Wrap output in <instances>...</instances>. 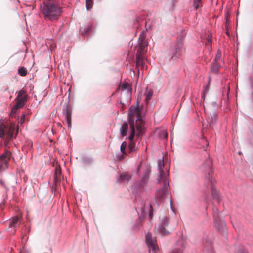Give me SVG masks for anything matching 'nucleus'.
Returning a JSON list of instances; mask_svg holds the SVG:
<instances>
[{
    "label": "nucleus",
    "instance_id": "17",
    "mask_svg": "<svg viewBox=\"0 0 253 253\" xmlns=\"http://www.w3.org/2000/svg\"><path fill=\"white\" fill-rule=\"evenodd\" d=\"M93 30L92 24L84 25L80 28V33L84 36H87L91 33Z\"/></svg>",
    "mask_w": 253,
    "mask_h": 253
},
{
    "label": "nucleus",
    "instance_id": "7",
    "mask_svg": "<svg viewBox=\"0 0 253 253\" xmlns=\"http://www.w3.org/2000/svg\"><path fill=\"white\" fill-rule=\"evenodd\" d=\"M27 99L28 96L26 94V91L23 89L20 90L15 99L16 102L11 109V113L14 114L18 109L22 108L27 102Z\"/></svg>",
    "mask_w": 253,
    "mask_h": 253
},
{
    "label": "nucleus",
    "instance_id": "46",
    "mask_svg": "<svg viewBox=\"0 0 253 253\" xmlns=\"http://www.w3.org/2000/svg\"><path fill=\"white\" fill-rule=\"evenodd\" d=\"M0 184L4 185V182L1 180H0Z\"/></svg>",
    "mask_w": 253,
    "mask_h": 253
},
{
    "label": "nucleus",
    "instance_id": "41",
    "mask_svg": "<svg viewBox=\"0 0 253 253\" xmlns=\"http://www.w3.org/2000/svg\"><path fill=\"white\" fill-rule=\"evenodd\" d=\"M128 84H123L122 85V90H124L127 88Z\"/></svg>",
    "mask_w": 253,
    "mask_h": 253
},
{
    "label": "nucleus",
    "instance_id": "38",
    "mask_svg": "<svg viewBox=\"0 0 253 253\" xmlns=\"http://www.w3.org/2000/svg\"><path fill=\"white\" fill-rule=\"evenodd\" d=\"M160 136L163 138L167 139L168 137V133L166 131L163 130L161 132Z\"/></svg>",
    "mask_w": 253,
    "mask_h": 253
},
{
    "label": "nucleus",
    "instance_id": "12",
    "mask_svg": "<svg viewBox=\"0 0 253 253\" xmlns=\"http://www.w3.org/2000/svg\"><path fill=\"white\" fill-rule=\"evenodd\" d=\"M164 167V159H159L157 161V168L159 171V175L157 179H169L168 174L165 173L163 170Z\"/></svg>",
    "mask_w": 253,
    "mask_h": 253
},
{
    "label": "nucleus",
    "instance_id": "24",
    "mask_svg": "<svg viewBox=\"0 0 253 253\" xmlns=\"http://www.w3.org/2000/svg\"><path fill=\"white\" fill-rule=\"evenodd\" d=\"M143 220V217H139V218L136 220L135 223L133 226V229L134 230H138L141 226Z\"/></svg>",
    "mask_w": 253,
    "mask_h": 253
},
{
    "label": "nucleus",
    "instance_id": "8",
    "mask_svg": "<svg viewBox=\"0 0 253 253\" xmlns=\"http://www.w3.org/2000/svg\"><path fill=\"white\" fill-rule=\"evenodd\" d=\"M141 118H142L140 115L139 102L137 101L136 105L131 106L129 108L127 121L128 122L129 124H130V123H133L135 121H137Z\"/></svg>",
    "mask_w": 253,
    "mask_h": 253
},
{
    "label": "nucleus",
    "instance_id": "26",
    "mask_svg": "<svg viewBox=\"0 0 253 253\" xmlns=\"http://www.w3.org/2000/svg\"><path fill=\"white\" fill-rule=\"evenodd\" d=\"M136 62L137 66H141L143 68H144V61L141 55L136 56Z\"/></svg>",
    "mask_w": 253,
    "mask_h": 253
},
{
    "label": "nucleus",
    "instance_id": "43",
    "mask_svg": "<svg viewBox=\"0 0 253 253\" xmlns=\"http://www.w3.org/2000/svg\"><path fill=\"white\" fill-rule=\"evenodd\" d=\"M141 210L142 211V216L143 217L145 215L144 208L141 207Z\"/></svg>",
    "mask_w": 253,
    "mask_h": 253
},
{
    "label": "nucleus",
    "instance_id": "34",
    "mask_svg": "<svg viewBox=\"0 0 253 253\" xmlns=\"http://www.w3.org/2000/svg\"><path fill=\"white\" fill-rule=\"evenodd\" d=\"M126 145L127 144L126 141L123 142L121 145L120 150L123 154H126Z\"/></svg>",
    "mask_w": 253,
    "mask_h": 253
},
{
    "label": "nucleus",
    "instance_id": "11",
    "mask_svg": "<svg viewBox=\"0 0 253 253\" xmlns=\"http://www.w3.org/2000/svg\"><path fill=\"white\" fill-rule=\"evenodd\" d=\"M10 157L11 154L9 152L4 153L0 156V172L8 168V162Z\"/></svg>",
    "mask_w": 253,
    "mask_h": 253
},
{
    "label": "nucleus",
    "instance_id": "18",
    "mask_svg": "<svg viewBox=\"0 0 253 253\" xmlns=\"http://www.w3.org/2000/svg\"><path fill=\"white\" fill-rule=\"evenodd\" d=\"M128 125H129V124L127 121L124 122L121 125L120 129V132L122 137H125L126 135V133L128 131Z\"/></svg>",
    "mask_w": 253,
    "mask_h": 253
},
{
    "label": "nucleus",
    "instance_id": "40",
    "mask_svg": "<svg viewBox=\"0 0 253 253\" xmlns=\"http://www.w3.org/2000/svg\"><path fill=\"white\" fill-rule=\"evenodd\" d=\"M149 217L150 219H152L153 217V208L151 205H150V209L149 211Z\"/></svg>",
    "mask_w": 253,
    "mask_h": 253
},
{
    "label": "nucleus",
    "instance_id": "15",
    "mask_svg": "<svg viewBox=\"0 0 253 253\" xmlns=\"http://www.w3.org/2000/svg\"><path fill=\"white\" fill-rule=\"evenodd\" d=\"M169 223V220L167 217L162 218L161 223L158 226V231L163 235L168 234L169 232L166 230V227H168Z\"/></svg>",
    "mask_w": 253,
    "mask_h": 253
},
{
    "label": "nucleus",
    "instance_id": "47",
    "mask_svg": "<svg viewBox=\"0 0 253 253\" xmlns=\"http://www.w3.org/2000/svg\"><path fill=\"white\" fill-rule=\"evenodd\" d=\"M25 117V115L24 114H23L22 115V117Z\"/></svg>",
    "mask_w": 253,
    "mask_h": 253
},
{
    "label": "nucleus",
    "instance_id": "32",
    "mask_svg": "<svg viewBox=\"0 0 253 253\" xmlns=\"http://www.w3.org/2000/svg\"><path fill=\"white\" fill-rule=\"evenodd\" d=\"M27 73V70L24 67H21L18 69V74L21 76H25Z\"/></svg>",
    "mask_w": 253,
    "mask_h": 253
},
{
    "label": "nucleus",
    "instance_id": "23",
    "mask_svg": "<svg viewBox=\"0 0 253 253\" xmlns=\"http://www.w3.org/2000/svg\"><path fill=\"white\" fill-rule=\"evenodd\" d=\"M94 162L93 159L89 156H84L82 158V162L84 164L86 165H90Z\"/></svg>",
    "mask_w": 253,
    "mask_h": 253
},
{
    "label": "nucleus",
    "instance_id": "2",
    "mask_svg": "<svg viewBox=\"0 0 253 253\" xmlns=\"http://www.w3.org/2000/svg\"><path fill=\"white\" fill-rule=\"evenodd\" d=\"M18 133V125L11 121H7L6 123L0 124V138L5 139L10 141L13 138H16Z\"/></svg>",
    "mask_w": 253,
    "mask_h": 253
},
{
    "label": "nucleus",
    "instance_id": "10",
    "mask_svg": "<svg viewBox=\"0 0 253 253\" xmlns=\"http://www.w3.org/2000/svg\"><path fill=\"white\" fill-rule=\"evenodd\" d=\"M145 240L149 250H152V252L155 253L158 250V246L156 239L152 238L151 233L148 232L146 235Z\"/></svg>",
    "mask_w": 253,
    "mask_h": 253
},
{
    "label": "nucleus",
    "instance_id": "28",
    "mask_svg": "<svg viewBox=\"0 0 253 253\" xmlns=\"http://www.w3.org/2000/svg\"><path fill=\"white\" fill-rule=\"evenodd\" d=\"M61 171L60 169L56 168L55 175H54V182L57 183L60 181V178L58 177V175L61 174Z\"/></svg>",
    "mask_w": 253,
    "mask_h": 253
},
{
    "label": "nucleus",
    "instance_id": "4",
    "mask_svg": "<svg viewBox=\"0 0 253 253\" xmlns=\"http://www.w3.org/2000/svg\"><path fill=\"white\" fill-rule=\"evenodd\" d=\"M150 173V169L148 168L146 169L143 172L140 181H136L133 183L132 190L136 196H140L143 189L146 187L149 180Z\"/></svg>",
    "mask_w": 253,
    "mask_h": 253
},
{
    "label": "nucleus",
    "instance_id": "9",
    "mask_svg": "<svg viewBox=\"0 0 253 253\" xmlns=\"http://www.w3.org/2000/svg\"><path fill=\"white\" fill-rule=\"evenodd\" d=\"M20 218L18 216H16L10 219L5 224L6 226L8 225L7 230L11 231L13 234H14L15 228L20 224Z\"/></svg>",
    "mask_w": 253,
    "mask_h": 253
},
{
    "label": "nucleus",
    "instance_id": "42",
    "mask_svg": "<svg viewBox=\"0 0 253 253\" xmlns=\"http://www.w3.org/2000/svg\"><path fill=\"white\" fill-rule=\"evenodd\" d=\"M211 104L214 107V109H215L214 111H216V110L217 108V103L216 102L214 101V102H211Z\"/></svg>",
    "mask_w": 253,
    "mask_h": 253
},
{
    "label": "nucleus",
    "instance_id": "6",
    "mask_svg": "<svg viewBox=\"0 0 253 253\" xmlns=\"http://www.w3.org/2000/svg\"><path fill=\"white\" fill-rule=\"evenodd\" d=\"M158 180V183L161 186L158 189L155 193V198L158 201L163 200L169 193V179Z\"/></svg>",
    "mask_w": 253,
    "mask_h": 253
},
{
    "label": "nucleus",
    "instance_id": "45",
    "mask_svg": "<svg viewBox=\"0 0 253 253\" xmlns=\"http://www.w3.org/2000/svg\"><path fill=\"white\" fill-rule=\"evenodd\" d=\"M142 36V33H141L140 37L138 39V41H140L141 42H142L143 40L141 39V36Z\"/></svg>",
    "mask_w": 253,
    "mask_h": 253
},
{
    "label": "nucleus",
    "instance_id": "16",
    "mask_svg": "<svg viewBox=\"0 0 253 253\" xmlns=\"http://www.w3.org/2000/svg\"><path fill=\"white\" fill-rule=\"evenodd\" d=\"M214 225L216 229H217L219 232L225 235L227 231L226 224L225 221L221 220L220 218L217 220L214 221Z\"/></svg>",
    "mask_w": 253,
    "mask_h": 253
},
{
    "label": "nucleus",
    "instance_id": "29",
    "mask_svg": "<svg viewBox=\"0 0 253 253\" xmlns=\"http://www.w3.org/2000/svg\"><path fill=\"white\" fill-rule=\"evenodd\" d=\"M209 87L208 85L204 86L203 90V91L202 92V94H201V98L203 100H205V96H206V94L209 92Z\"/></svg>",
    "mask_w": 253,
    "mask_h": 253
},
{
    "label": "nucleus",
    "instance_id": "13",
    "mask_svg": "<svg viewBox=\"0 0 253 253\" xmlns=\"http://www.w3.org/2000/svg\"><path fill=\"white\" fill-rule=\"evenodd\" d=\"M138 121H140V123H137V121H136V123L134 125V127L135 130H136L137 132L136 134V137L139 138H141L145 133L144 123L142 118L139 119Z\"/></svg>",
    "mask_w": 253,
    "mask_h": 253
},
{
    "label": "nucleus",
    "instance_id": "1",
    "mask_svg": "<svg viewBox=\"0 0 253 253\" xmlns=\"http://www.w3.org/2000/svg\"><path fill=\"white\" fill-rule=\"evenodd\" d=\"M211 160L207 159L202 166L200 167V170L205 173V186L211 190L213 198L217 201H220L219 192L214 186V180L212 178L213 172Z\"/></svg>",
    "mask_w": 253,
    "mask_h": 253
},
{
    "label": "nucleus",
    "instance_id": "37",
    "mask_svg": "<svg viewBox=\"0 0 253 253\" xmlns=\"http://www.w3.org/2000/svg\"><path fill=\"white\" fill-rule=\"evenodd\" d=\"M177 0H168V3L171 5L170 9L172 10L175 6V4L177 2Z\"/></svg>",
    "mask_w": 253,
    "mask_h": 253
},
{
    "label": "nucleus",
    "instance_id": "33",
    "mask_svg": "<svg viewBox=\"0 0 253 253\" xmlns=\"http://www.w3.org/2000/svg\"><path fill=\"white\" fill-rule=\"evenodd\" d=\"M202 0H193V6L195 9H197L202 4Z\"/></svg>",
    "mask_w": 253,
    "mask_h": 253
},
{
    "label": "nucleus",
    "instance_id": "19",
    "mask_svg": "<svg viewBox=\"0 0 253 253\" xmlns=\"http://www.w3.org/2000/svg\"><path fill=\"white\" fill-rule=\"evenodd\" d=\"M220 67L221 65L218 62L213 61L210 66V72L218 74Z\"/></svg>",
    "mask_w": 253,
    "mask_h": 253
},
{
    "label": "nucleus",
    "instance_id": "14",
    "mask_svg": "<svg viewBox=\"0 0 253 253\" xmlns=\"http://www.w3.org/2000/svg\"><path fill=\"white\" fill-rule=\"evenodd\" d=\"M63 114L65 116V119L67 121L68 126L71 127L72 125V111L69 109V102L65 103L63 106Z\"/></svg>",
    "mask_w": 253,
    "mask_h": 253
},
{
    "label": "nucleus",
    "instance_id": "36",
    "mask_svg": "<svg viewBox=\"0 0 253 253\" xmlns=\"http://www.w3.org/2000/svg\"><path fill=\"white\" fill-rule=\"evenodd\" d=\"M221 57V52L218 51L216 55H215V58L214 59V62H218L220 60Z\"/></svg>",
    "mask_w": 253,
    "mask_h": 253
},
{
    "label": "nucleus",
    "instance_id": "31",
    "mask_svg": "<svg viewBox=\"0 0 253 253\" xmlns=\"http://www.w3.org/2000/svg\"><path fill=\"white\" fill-rule=\"evenodd\" d=\"M128 149L130 152H132L135 151V143L134 141L130 142L128 144Z\"/></svg>",
    "mask_w": 253,
    "mask_h": 253
},
{
    "label": "nucleus",
    "instance_id": "27",
    "mask_svg": "<svg viewBox=\"0 0 253 253\" xmlns=\"http://www.w3.org/2000/svg\"><path fill=\"white\" fill-rule=\"evenodd\" d=\"M205 45L209 50L210 51L211 50V39L209 35H208L206 38Z\"/></svg>",
    "mask_w": 253,
    "mask_h": 253
},
{
    "label": "nucleus",
    "instance_id": "35",
    "mask_svg": "<svg viewBox=\"0 0 253 253\" xmlns=\"http://www.w3.org/2000/svg\"><path fill=\"white\" fill-rule=\"evenodd\" d=\"M86 8L87 10L92 8L93 5L92 0H86Z\"/></svg>",
    "mask_w": 253,
    "mask_h": 253
},
{
    "label": "nucleus",
    "instance_id": "22",
    "mask_svg": "<svg viewBox=\"0 0 253 253\" xmlns=\"http://www.w3.org/2000/svg\"><path fill=\"white\" fill-rule=\"evenodd\" d=\"M135 123L136 121L133 123H130L129 124V127L131 130V133L130 135L128 137V139L129 140L130 142L134 141L133 139L135 135V130L134 129V125H135Z\"/></svg>",
    "mask_w": 253,
    "mask_h": 253
},
{
    "label": "nucleus",
    "instance_id": "20",
    "mask_svg": "<svg viewBox=\"0 0 253 253\" xmlns=\"http://www.w3.org/2000/svg\"><path fill=\"white\" fill-rule=\"evenodd\" d=\"M217 113L216 111H214L212 114L210 115V116H209V126L210 127H213V126L215 124L217 120Z\"/></svg>",
    "mask_w": 253,
    "mask_h": 253
},
{
    "label": "nucleus",
    "instance_id": "44",
    "mask_svg": "<svg viewBox=\"0 0 253 253\" xmlns=\"http://www.w3.org/2000/svg\"><path fill=\"white\" fill-rule=\"evenodd\" d=\"M170 208H171L172 211L174 213V208L172 206V200L171 199H170Z\"/></svg>",
    "mask_w": 253,
    "mask_h": 253
},
{
    "label": "nucleus",
    "instance_id": "49",
    "mask_svg": "<svg viewBox=\"0 0 253 253\" xmlns=\"http://www.w3.org/2000/svg\"><path fill=\"white\" fill-rule=\"evenodd\" d=\"M241 153V152H239V154H240Z\"/></svg>",
    "mask_w": 253,
    "mask_h": 253
},
{
    "label": "nucleus",
    "instance_id": "48",
    "mask_svg": "<svg viewBox=\"0 0 253 253\" xmlns=\"http://www.w3.org/2000/svg\"><path fill=\"white\" fill-rule=\"evenodd\" d=\"M177 253H181V252L178 251Z\"/></svg>",
    "mask_w": 253,
    "mask_h": 253
},
{
    "label": "nucleus",
    "instance_id": "30",
    "mask_svg": "<svg viewBox=\"0 0 253 253\" xmlns=\"http://www.w3.org/2000/svg\"><path fill=\"white\" fill-rule=\"evenodd\" d=\"M153 95V91L149 90L145 94V102L148 103Z\"/></svg>",
    "mask_w": 253,
    "mask_h": 253
},
{
    "label": "nucleus",
    "instance_id": "3",
    "mask_svg": "<svg viewBox=\"0 0 253 253\" xmlns=\"http://www.w3.org/2000/svg\"><path fill=\"white\" fill-rule=\"evenodd\" d=\"M42 13L46 20H54L57 19L61 13V8L51 3H43Z\"/></svg>",
    "mask_w": 253,
    "mask_h": 253
},
{
    "label": "nucleus",
    "instance_id": "39",
    "mask_svg": "<svg viewBox=\"0 0 253 253\" xmlns=\"http://www.w3.org/2000/svg\"><path fill=\"white\" fill-rule=\"evenodd\" d=\"M235 253H248L246 251H245V250L244 249V248H243L242 246H241L239 250H237Z\"/></svg>",
    "mask_w": 253,
    "mask_h": 253
},
{
    "label": "nucleus",
    "instance_id": "5",
    "mask_svg": "<svg viewBox=\"0 0 253 253\" xmlns=\"http://www.w3.org/2000/svg\"><path fill=\"white\" fill-rule=\"evenodd\" d=\"M183 40L182 37L177 39L173 45L170 48L168 53V57L171 60H175L179 58L183 50Z\"/></svg>",
    "mask_w": 253,
    "mask_h": 253
},
{
    "label": "nucleus",
    "instance_id": "21",
    "mask_svg": "<svg viewBox=\"0 0 253 253\" xmlns=\"http://www.w3.org/2000/svg\"><path fill=\"white\" fill-rule=\"evenodd\" d=\"M131 178V176L127 174H123L120 175L119 178L117 180L118 183H121L122 182H128Z\"/></svg>",
    "mask_w": 253,
    "mask_h": 253
},
{
    "label": "nucleus",
    "instance_id": "25",
    "mask_svg": "<svg viewBox=\"0 0 253 253\" xmlns=\"http://www.w3.org/2000/svg\"><path fill=\"white\" fill-rule=\"evenodd\" d=\"M212 215L214 219V221L220 219L218 210L215 206H214L212 208Z\"/></svg>",
    "mask_w": 253,
    "mask_h": 253
}]
</instances>
